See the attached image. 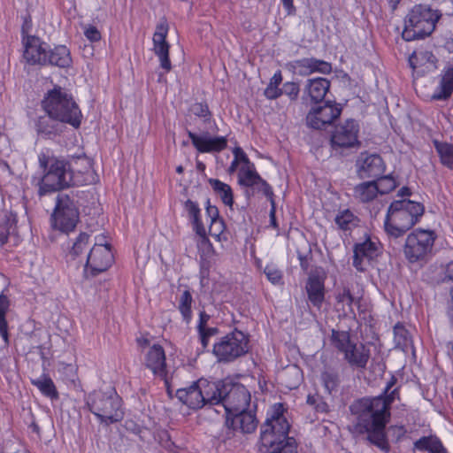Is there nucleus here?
I'll list each match as a JSON object with an SVG mask.
<instances>
[{"instance_id":"obj_1","label":"nucleus","mask_w":453,"mask_h":453,"mask_svg":"<svg viewBox=\"0 0 453 453\" xmlns=\"http://www.w3.org/2000/svg\"><path fill=\"white\" fill-rule=\"evenodd\" d=\"M391 394L388 400L381 396L363 397L354 401L349 411L356 418V428L363 434L365 433L367 441L384 453H388L390 444L386 434V426L390 420V408L394 403Z\"/></svg>"},{"instance_id":"obj_2","label":"nucleus","mask_w":453,"mask_h":453,"mask_svg":"<svg viewBox=\"0 0 453 453\" xmlns=\"http://www.w3.org/2000/svg\"><path fill=\"white\" fill-rule=\"evenodd\" d=\"M260 428V453H297V443L288 436L290 425L284 416L283 404L274 405Z\"/></svg>"},{"instance_id":"obj_3","label":"nucleus","mask_w":453,"mask_h":453,"mask_svg":"<svg viewBox=\"0 0 453 453\" xmlns=\"http://www.w3.org/2000/svg\"><path fill=\"white\" fill-rule=\"evenodd\" d=\"M425 211L422 203L409 199L392 202L384 220L387 234L393 238L403 236L416 225Z\"/></svg>"},{"instance_id":"obj_4","label":"nucleus","mask_w":453,"mask_h":453,"mask_svg":"<svg viewBox=\"0 0 453 453\" xmlns=\"http://www.w3.org/2000/svg\"><path fill=\"white\" fill-rule=\"evenodd\" d=\"M43 176L39 182L40 196L62 190L73 185V171L68 162L50 157L43 152L38 156Z\"/></svg>"},{"instance_id":"obj_5","label":"nucleus","mask_w":453,"mask_h":453,"mask_svg":"<svg viewBox=\"0 0 453 453\" xmlns=\"http://www.w3.org/2000/svg\"><path fill=\"white\" fill-rule=\"evenodd\" d=\"M41 105L44 112L54 116L65 124L78 128L81 123L82 114L72 95L60 86H54L45 93Z\"/></svg>"},{"instance_id":"obj_6","label":"nucleus","mask_w":453,"mask_h":453,"mask_svg":"<svg viewBox=\"0 0 453 453\" xmlns=\"http://www.w3.org/2000/svg\"><path fill=\"white\" fill-rule=\"evenodd\" d=\"M441 17V13L438 10H433L424 4H416L404 19L403 39L411 42L430 35Z\"/></svg>"},{"instance_id":"obj_7","label":"nucleus","mask_w":453,"mask_h":453,"mask_svg":"<svg viewBox=\"0 0 453 453\" xmlns=\"http://www.w3.org/2000/svg\"><path fill=\"white\" fill-rule=\"evenodd\" d=\"M122 400L115 390L94 391L87 400L89 411L106 425L119 422L124 418Z\"/></svg>"},{"instance_id":"obj_8","label":"nucleus","mask_w":453,"mask_h":453,"mask_svg":"<svg viewBox=\"0 0 453 453\" xmlns=\"http://www.w3.org/2000/svg\"><path fill=\"white\" fill-rule=\"evenodd\" d=\"M249 342L248 335L234 329L213 344L212 353L219 362L230 363L248 353Z\"/></svg>"},{"instance_id":"obj_9","label":"nucleus","mask_w":453,"mask_h":453,"mask_svg":"<svg viewBox=\"0 0 453 453\" xmlns=\"http://www.w3.org/2000/svg\"><path fill=\"white\" fill-rule=\"evenodd\" d=\"M51 219L53 227L63 233L68 234L74 230L80 219V212L73 193L58 195Z\"/></svg>"},{"instance_id":"obj_10","label":"nucleus","mask_w":453,"mask_h":453,"mask_svg":"<svg viewBox=\"0 0 453 453\" xmlns=\"http://www.w3.org/2000/svg\"><path fill=\"white\" fill-rule=\"evenodd\" d=\"M436 235L434 231L418 228L408 234L403 246V254L410 263L426 259L432 251Z\"/></svg>"},{"instance_id":"obj_11","label":"nucleus","mask_w":453,"mask_h":453,"mask_svg":"<svg viewBox=\"0 0 453 453\" xmlns=\"http://www.w3.org/2000/svg\"><path fill=\"white\" fill-rule=\"evenodd\" d=\"M223 396L222 405L226 413V424L228 425L231 415L248 410L251 395L242 384L227 380Z\"/></svg>"},{"instance_id":"obj_12","label":"nucleus","mask_w":453,"mask_h":453,"mask_svg":"<svg viewBox=\"0 0 453 453\" xmlns=\"http://www.w3.org/2000/svg\"><path fill=\"white\" fill-rule=\"evenodd\" d=\"M342 113L340 104L326 101L324 105L312 108L306 116V124L313 129H323L332 124Z\"/></svg>"},{"instance_id":"obj_13","label":"nucleus","mask_w":453,"mask_h":453,"mask_svg":"<svg viewBox=\"0 0 453 453\" xmlns=\"http://www.w3.org/2000/svg\"><path fill=\"white\" fill-rule=\"evenodd\" d=\"M358 132V123L352 119H347L335 127L331 136L332 147L334 150L358 147L360 145Z\"/></svg>"},{"instance_id":"obj_14","label":"nucleus","mask_w":453,"mask_h":453,"mask_svg":"<svg viewBox=\"0 0 453 453\" xmlns=\"http://www.w3.org/2000/svg\"><path fill=\"white\" fill-rule=\"evenodd\" d=\"M113 263V254L109 244H95L89 250L86 265L85 273L89 271L91 276L106 271Z\"/></svg>"},{"instance_id":"obj_15","label":"nucleus","mask_w":453,"mask_h":453,"mask_svg":"<svg viewBox=\"0 0 453 453\" xmlns=\"http://www.w3.org/2000/svg\"><path fill=\"white\" fill-rule=\"evenodd\" d=\"M353 253V266L358 272H365L371 262L380 255V242L368 236L364 242L354 245Z\"/></svg>"},{"instance_id":"obj_16","label":"nucleus","mask_w":453,"mask_h":453,"mask_svg":"<svg viewBox=\"0 0 453 453\" xmlns=\"http://www.w3.org/2000/svg\"><path fill=\"white\" fill-rule=\"evenodd\" d=\"M168 30V22L166 19L162 18L156 27L152 38L154 53L159 59L160 67L163 68L165 73L170 72L172 69L169 58L170 44L166 41Z\"/></svg>"},{"instance_id":"obj_17","label":"nucleus","mask_w":453,"mask_h":453,"mask_svg":"<svg viewBox=\"0 0 453 453\" xmlns=\"http://www.w3.org/2000/svg\"><path fill=\"white\" fill-rule=\"evenodd\" d=\"M287 67L294 74L300 76H308L313 73L328 74L332 72L330 63L315 58H306L290 61L287 64Z\"/></svg>"},{"instance_id":"obj_18","label":"nucleus","mask_w":453,"mask_h":453,"mask_svg":"<svg viewBox=\"0 0 453 453\" xmlns=\"http://www.w3.org/2000/svg\"><path fill=\"white\" fill-rule=\"evenodd\" d=\"M24 51L23 58L31 65H46V58L49 44L37 36L25 38L22 42Z\"/></svg>"},{"instance_id":"obj_19","label":"nucleus","mask_w":453,"mask_h":453,"mask_svg":"<svg viewBox=\"0 0 453 453\" xmlns=\"http://www.w3.org/2000/svg\"><path fill=\"white\" fill-rule=\"evenodd\" d=\"M144 365L155 376L165 380L168 394H170L167 380L165 353L161 345L154 344L150 348L149 351L145 355Z\"/></svg>"},{"instance_id":"obj_20","label":"nucleus","mask_w":453,"mask_h":453,"mask_svg":"<svg viewBox=\"0 0 453 453\" xmlns=\"http://www.w3.org/2000/svg\"><path fill=\"white\" fill-rule=\"evenodd\" d=\"M188 135L200 153L220 152L227 146V140L224 136L211 137L208 133L197 135L189 130Z\"/></svg>"},{"instance_id":"obj_21","label":"nucleus","mask_w":453,"mask_h":453,"mask_svg":"<svg viewBox=\"0 0 453 453\" xmlns=\"http://www.w3.org/2000/svg\"><path fill=\"white\" fill-rule=\"evenodd\" d=\"M357 174L360 179L378 178L384 173L385 164L378 154L366 155L357 161Z\"/></svg>"},{"instance_id":"obj_22","label":"nucleus","mask_w":453,"mask_h":453,"mask_svg":"<svg viewBox=\"0 0 453 453\" xmlns=\"http://www.w3.org/2000/svg\"><path fill=\"white\" fill-rule=\"evenodd\" d=\"M197 381L199 383L202 397L204 398V406L207 404H222L227 380L208 381L207 380L202 379Z\"/></svg>"},{"instance_id":"obj_23","label":"nucleus","mask_w":453,"mask_h":453,"mask_svg":"<svg viewBox=\"0 0 453 453\" xmlns=\"http://www.w3.org/2000/svg\"><path fill=\"white\" fill-rule=\"evenodd\" d=\"M256 406L254 410H247L244 411L237 412L230 416V421L227 426V429L230 433L231 427L233 430L240 429L242 434H251L253 433L258 424V420L256 417Z\"/></svg>"},{"instance_id":"obj_24","label":"nucleus","mask_w":453,"mask_h":453,"mask_svg":"<svg viewBox=\"0 0 453 453\" xmlns=\"http://www.w3.org/2000/svg\"><path fill=\"white\" fill-rule=\"evenodd\" d=\"M65 122L44 112L39 116L35 121V130L39 135L43 138H52L64 132Z\"/></svg>"},{"instance_id":"obj_25","label":"nucleus","mask_w":453,"mask_h":453,"mask_svg":"<svg viewBox=\"0 0 453 453\" xmlns=\"http://www.w3.org/2000/svg\"><path fill=\"white\" fill-rule=\"evenodd\" d=\"M329 88L330 81L326 78L309 79L303 89V100L310 99L311 103H320L324 100Z\"/></svg>"},{"instance_id":"obj_26","label":"nucleus","mask_w":453,"mask_h":453,"mask_svg":"<svg viewBox=\"0 0 453 453\" xmlns=\"http://www.w3.org/2000/svg\"><path fill=\"white\" fill-rule=\"evenodd\" d=\"M344 360L353 369L365 370L367 363L370 359V349L365 347L363 343H353L346 351L343 353Z\"/></svg>"},{"instance_id":"obj_27","label":"nucleus","mask_w":453,"mask_h":453,"mask_svg":"<svg viewBox=\"0 0 453 453\" xmlns=\"http://www.w3.org/2000/svg\"><path fill=\"white\" fill-rule=\"evenodd\" d=\"M175 395L189 409L199 410L204 406V398L202 397L198 381L193 382L188 388H179Z\"/></svg>"},{"instance_id":"obj_28","label":"nucleus","mask_w":453,"mask_h":453,"mask_svg":"<svg viewBox=\"0 0 453 453\" xmlns=\"http://www.w3.org/2000/svg\"><path fill=\"white\" fill-rule=\"evenodd\" d=\"M238 177V182L241 186L254 188L257 185H263L264 195L266 197L274 196L272 187L256 172L253 164H251V165L248 166L247 168H242L239 172Z\"/></svg>"},{"instance_id":"obj_29","label":"nucleus","mask_w":453,"mask_h":453,"mask_svg":"<svg viewBox=\"0 0 453 453\" xmlns=\"http://www.w3.org/2000/svg\"><path fill=\"white\" fill-rule=\"evenodd\" d=\"M72 65V57L69 49L65 45H56L54 48L49 46L46 65L67 68Z\"/></svg>"},{"instance_id":"obj_30","label":"nucleus","mask_w":453,"mask_h":453,"mask_svg":"<svg viewBox=\"0 0 453 453\" xmlns=\"http://www.w3.org/2000/svg\"><path fill=\"white\" fill-rule=\"evenodd\" d=\"M305 288L309 301L320 309L325 299L324 281L319 276L311 275L308 278Z\"/></svg>"},{"instance_id":"obj_31","label":"nucleus","mask_w":453,"mask_h":453,"mask_svg":"<svg viewBox=\"0 0 453 453\" xmlns=\"http://www.w3.org/2000/svg\"><path fill=\"white\" fill-rule=\"evenodd\" d=\"M453 93V66L444 68L439 85L432 95L433 100H447Z\"/></svg>"},{"instance_id":"obj_32","label":"nucleus","mask_w":453,"mask_h":453,"mask_svg":"<svg viewBox=\"0 0 453 453\" xmlns=\"http://www.w3.org/2000/svg\"><path fill=\"white\" fill-rule=\"evenodd\" d=\"M184 208L191 219L193 229L196 234L202 238L203 242H209L207 231L201 220V210L198 203L188 199L185 202Z\"/></svg>"},{"instance_id":"obj_33","label":"nucleus","mask_w":453,"mask_h":453,"mask_svg":"<svg viewBox=\"0 0 453 453\" xmlns=\"http://www.w3.org/2000/svg\"><path fill=\"white\" fill-rule=\"evenodd\" d=\"M16 215L12 211L0 209V244L3 246L8 241L9 235L16 227Z\"/></svg>"},{"instance_id":"obj_34","label":"nucleus","mask_w":453,"mask_h":453,"mask_svg":"<svg viewBox=\"0 0 453 453\" xmlns=\"http://www.w3.org/2000/svg\"><path fill=\"white\" fill-rule=\"evenodd\" d=\"M414 449L420 451H427L428 453H449L441 443V440L436 436H423L414 442Z\"/></svg>"},{"instance_id":"obj_35","label":"nucleus","mask_w":453,"mask_h":453,"mask_svg":"<svg viewBox=\"0 0 453 453\" xmlns=\"http://www.w3.org/2000/svg\"><path fill=\"white\" fill-rule=\"evenodd\" d=\"M378 187L375 180L365 181L357 185L354 188V196L361 203H368L377 197Z\"/></svg>"},{"instance_id":"obj_36","label":"nucleus","mask_w":453,"mask_h":453,"mask_svg":"<svg viewBox=\"0 0 453 453\" xmlns=\"http://www.w3.org/2000/svg\"><path fill=\"white\" fill-rule=\"evenodd\" d=\"M31 383L35 386L43 395L52 400L58 398L56 386L49 375L42 374L36 379H32Z\"/></svg>"},{"instance_id":"obj_37","label":"nucleus","mask_w":453,"mask_h":453,"mask_svg":"<svg viewBox=\"0 0 453 453\" xmlns=\"http://www.w3.org/2000/svg\"><path fill=\"white\" fill-rule=\"evenodd\" d=\"M185 288H186L183 290L182 294L179 298L177 309L181 314L183 321L186 322L187 324H189L193 317V297L189 288L188 287Z\"/></svg>"},{"instance_id":"obj_38","label":"nucleus","mask_w":453,"mask_h":453,"mask_svg":"<svg viewBox=\"0 0 453 453\" xmlns=\"http://www.w3.org/2000/svg\"><path fill=\"white\" fill-rule=\"evenodd\" d=\"M338 228L342 231H350L358 225V218L349 210L339 211L334 218Z\"/></svg>"},{"instance_id":"obj_39","label":"nucleus","mask_w":453,"mask_h":453,"mask_svg":"<svg viewBox=\"0 0 453 453\" xmlns=\"http://www.w3.org/2000/svg\"><path fill=\"white\" fill-rule=\"evenodd\" d=\"M394 342L395 347L403 351H407L412 346L411 335L401 323L394 326Z\"/></svg>"},{"instance_id":"obj_40","label":"nucleus","mask_w":453,"mask_h":453,"mask_svg":"<svg viewBox=\"0 0 453 453\" xmlns=\"http://www.w3.org/2000/svg\"><path fill=\"white\" fill-rule=\"evenodd\" d=\"M208 182L214 192L220 196L223 203L231 207L234 203V196L231 187L218 179L211 178L208 180Z\"/></svg>"},{"instance_id":"obj_41","label":"nucleus","mask_w":453,"mask_h":453,"mask_svg":"<svg viewBox=\"0 0 453 453\" xmlns=\"http://www.w3.org/2000/svg\"><path fill=\"white\" fill-rule=\"evenodd\" d=\"M434 146L442 165L453 170V144L434 141Z\"/></svg>"},{"instance_id":"obj_42","label":"nucleus","mask_w":453,"mask_h":453,"mask_svg":"<svg viewBox=\"0 0 453 453\" xmlns=\"http://www.w3.org/2000/svg\"><path fill=\"white\" fill-rule=\"evenodd\" d=\"M332 345L342 354L354 343L350 340V334L347 331L332 330L330 337Z\"/></svg>"},{"instance_id":"obj_43","label":"nucleus","mask_w":453,"mask_h":453,"mask_svg":"<svg viewBox=\"0 0 453 453\" xmlns=\"http://www.w3.org/2000/svg\"><path fill=\"white\" fill-rule=\"evenodd\" d=\"M10 306V300L5 295H0V335L5 344L9 343L8 325L5 319L6 312Z\"/></svg>"},{"instance_id":"obj_44","label":"nucleus","mask_w":453,"mask_h":453,"mask_svg":"<svg viewBox=\"0 0 453 453\" xmlns=\"http://www.w3.org/2000/svg\"><path fill=\"white\" fill-rule=\"evenodd\" d=\"M90 235L87 233H81L73 243L69 251V256L75 259L88 249Z\"/></svg>"},{"instance_id":"obj_45","label":"nucleus","mask_w":453,"mask_h":453,"mask_svg":"<svg viewBox=\"0 0 453 453\" xmlns=\"http://www.w3.org/2000/svg\"><path fill=\"white\" fill-rule=\"evenodd\" d=\"M409 62L411 65L415 68L414 64L419 65H430L431 66L435 67V64L437 62L436 57L433 54L432 51L429 50H419L414 51L410 57Z\"/></svg>"},{"instance_id":"obj_46","label":"nucleus","mask_w":453,"mask_h":453,"mask_svg":"<svg viewBox=\"0 0 453 453\" xmlns=\"http://www.w3.org/2000/svg\"><path fill=\"white\" fill-rule=\"evenodd\" d=\"M321 380L325 389L329 394L336 391L340 385V376L338 372L331 369H327L321 373Z\"/></svg>"},{"instance_id":"obj_47","label":"nucleus","mask_w":453,"mask_h":453,"mask_svg":"<svg viewBox=\"0 0 453 453\" xmlns=\"http://www.w3.org/2000/svg\"><path fill=\"white\" fill-rule=\"evenodd\" d=\"M335 298L338 303H346L352 313H354L352 305L357 304L359 306L360 298L355 297L349 288H343L342 290L336 295Z\"/></svg>"},{"instance_id":"obj_48","label":"nucleus","mask_w":453,"mask_h":453,"mask_svg":"<svg viewBox=\"0 0 453 453\" xmlns=\"http://www.w3.org/2000/svg\"><path fill=\"white\" fill-rule=\"evenodd\" d=\"M377 187H378V193L380 194H388L394 190L397 183L395 180L392 177L391 174L389 175H380L377 178Z\"/></svg>"},{"instance_id":"obj_49","label":"nucleus","mask_w":453,"mask_h":453,"mask_svg":"<svg viewBox=\"0 0 453 453\" xmlns=\"http://www.w3.org/2000/svg\"><path fill=\"white\" fill-rule=\"evenodd\" d=\"M264 273L271 283L274 285L283 283V273L275 265H267L264 269Z\"/></svg>"},{"instance_id":"obj_50","label":"nucleus","mask_w":453,"mask_h":453,"mask_svg":"<svg viewBox=\"0 0 453 453\" xmlns=\"http://www.w3.org/2000/svg\"><path fill=\"white\" fill-rule=\"evenodd\" d=\"M190 111L194 115L203 119V122H208L211 119V112L205 103H195L190 106Z\"/></svg>"},{"instance_id":"obj_51","label":"nucleus","mask_w":453,"mask_h":453,"mask_svg":"<svg viewBox=\"0 0 453 453\" xmlns=\"http://www.w3.org/2000/svg\"><path fill=\"white\" fill-rule=\"evenodd\" d=\"M300 93V86L296 82L287 81L281 88V96L285 95L291 102L297 100Z\"/></svg>"},{"instance_id":"obj_52","label":"nucleus","mask_w":453,"mask_h":453,"mask_svg":"<svg viewBox=\"0 0 453 453\" xmlns=\"http://www.w3.org/2000/svg\"><path fill=\"white\" fill-rule=\"evenodd\" d=\"M396 382H397L396 377L392 375L390 377L389 380L387 382L383 392L379 396H381L384 400H388V397L389 395H391V394H393V392L394 393L396 392V395H394V402L395 400H399L400 399V392H399L400 388L396 387L394 389H392V388L395 386Z\"/></svg>"},{"instance_id":"obj_53","label":"nucleus","mask_w":453,"mask_h":453,"mask_svg":"<svg viewBox=\"0 0 453 453\" xmlns=\"http://www.w3.org/2000/svg\"><path fill=\"white\" fill-rule=\"evenodd\" d=\"M202 348L205 350L209 345L210 339L219 333L218 327H207L202 331H197Z\"/></svg>"},{"instance_id":"obj_54","label":"nucleus","mask_w":453,"mask_h":453,"mask_svg":"<svg viewBox=\"0 0 453 453\" xmlns=\"http://www.w3.org/2000/svg\"><path fill=\"white\" fill-rule=\"evenodd\" d=\"M225 227V221L222 218L211 220L209 226V234L211 236L219 239L220 235L224 233Z\"/></svg>"},{"instance_id":"obj_55","label":"nucleus","mask_w":453,"mask_h":453,"mask_svg":"<svg viewBox=\"0 0 453 453\" xmlns=\"http://www.w3.org/2000/svg\"><path fill=\"white\" fill-rule=\"evenodd\" d=\"M84 35L90 42H99L101 40V33L95 26H88L84 31Z\"/></svg>"},{"instance_id":"obj_56","label":"nucleus","mask_w":453,"mask_h":453,"mask_svg":"<svg viewBox=\"0 0 453 453\" xmlns=\"http://www.w3.org/2000/svg\"><path fill=\"white\" fill-rule=\"evenodd\" d=\"M32 28V19L29 14L23 17V24L21 27V36H22V42H24L25 38L31 37L32 35H29V32Z\"/></svg>"},{"instance_id":"obj_57","label":"nucleus","mask_w":453,"mask_h":453,"mask_svg":"<svg viewBox=\"0 0 453 453\" xmlns=\"http://www.w3.org/2000/svg\"><path fill=\"white\" fill-rule=\"evenodd\" d=\"M264 95L267 99L274 100L281 96V88H277L275 86L267 85L264 91Z\"/></svg>"},{"instance_id":"obj_58","label":"nucleus","mask_w":453,"mask_h":453,"mask_svg":"<svg viewBox=\"0 0 453 453\" xmlns=\"http://www.w3.org/2000/svg\"><path fill=\"white\" fill-rule=\"evenodd\" d=\"M233 153H234V159H236L238 161V164L240 162H242V163H244V164L248 165V166L251 165V163L250 162V159H249L248 156L242 150V148L236 147L234 150Z\"/></svg>"},{"instance_id":"obj_59","label":"nucleus","mask_w":453,"mask_h":453,"mask_svg":"<svg viewBox=\"0 0 453 453\" xmlns=\"http://www.w3.org/2000/svg\"><path fill=\"white\" fill-rule=\"evenodd\" d=\"M297 257H298V260L300 262V266H301L302 270L303 272L307 273L310 268L311 261L312 258L311 253L303 255V254L298 252Z\"/></svg>"},{"instance_id":"obj_60","label":"nucleus","mask_w":453,"mask_h":453,"mask_svg":"<svg viewBox=\"0 0 453 453\" xmlns=\"http://www.w3.org/2000/svg\"><path fill=\"white\" fill-rule=\"evenodd\" d=\"M267 199L270 201L271 203V210H270V223L271 226L273 228H278V223L276 221V203L274 200V196H267Z\"/></svg>"},{"instance_id":"obj_61","label":"nucleus","mask_w":453,"mask_h":453,"mask_svg":"<svg viewBox=\"0 0 453 453\" xmlns=\"http://www.w3.org/2000/svg\"><path fill=\"white\" fill-rule=\"evenodd\" d=\"M441 282L453 281V261L449 262L443 268V276L440 280Z\"/></svg>"},{"instance_id":"obj_62","label":"nucleus","mask_w":453,"mask_h":453,"mask_svg":"<svg viewBox=\"0 0 453 453\" xmlns=\"http://www.w3.org/2000/svg\"><path fill=\"white\" fill-rule=\"evenodd\" d=\"M206 214L210 218L211 221L221 219L219 209L214 205H211L209 199L206 203Z\"/></svg>"},{"instance_id":"obj_63","label":"nucleus","mask_w":453,"mask_h":453,"mask_svg":"<svg viewBox=\"0 0 453 453\" xmlns=\"http://www.w3.org/2000/svg\"><path fill=\"white\" fill-rule=\"evenodd\" d=\"M211 316L207 314L204 311H200L199 313V320L197 324V331H202L203 329H205L209 327L207 326L208 321L210 320Z\"/></svg>"},{"instance_id":"obj_64","label":"nucleus","mask_w":453,"mask_h":453,"mask_svg":"<svg viewBox=\"0 0 453 453\" xmlns=\"http://www.w3.org/2000/svg\"><path fill=\"white\" fill-rule=\"evenodd\" d=\"M281 82H282V74H281V72L279 70L271 78L268 85H272V86H275V87L279 88V86Z\"/></svg>"}]
</instances>
